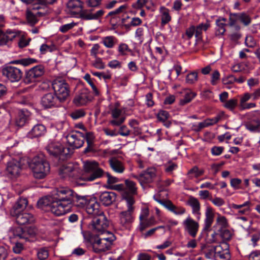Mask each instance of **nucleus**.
Returning <instances> with one entry per match:
<instances>
[{
    "mask_svg": "<svg viewBox=\"0 0 260 260\" xmlns=\"http://www.w3.org/2000/svg\"><path fill=\"white\" fill-rule=\"evenodd\" d=\"M89 196H80L72 190L60 188L54 190L51 196H47L40 199L37 203L39 208L50 211L56 216H61L71 211L73 204L77 203V206H86Z\"/></svg>",
    "mask_w": 260,
    "mask_h": 260,
    "instance_id": "obj_1",
    "label": "nucleus"
},
{
    "mask_svg": "<svg viewBox=\"0 0 260 260\" xmlns=\"http://www.w3.org/2000/svg\"><path fill=\"white\" fill-rule=\"evenodd\" d=\"M33 175L37 179H43L50 171V166L45 156L40 154L35 156L29 164Z\"/></svg>",
    "mask_w": 260,
    "mask_h": 260,
    "instance_id": "obj_2",
    "label": "nucleus"
},
{
    "mask_svg": "<svg viewBox=\"0 0 260 260\" xmlns=\"http://www.w3.org/2000/svg\"><path fill=\"white\" fill-rule=\"evenodd\" d=\"M107 238L99 237L96 236H91L89 238L93 251L95 253H101L109 250L115 240V237L111 232H107Z\"/></svg>",
    "mask_w": 260,
    "mask_h": 260,
    "instance_id": "obj_3",
    "label": "nucleus"
},
{
    "mask_svg": "<svg viewBox=\"0 0 260 260\" xmlns=\"http://www.w3.org/2000/svg\"><path fill=\"white\" fill-rule=\"evenodd\" d=\"M85 174L83 176V179L87 181H92L101 177L104 171L99 166V163L95 161H87L83 165Z\"/></svg>",
    "mask_w": 260,
    "mask_h": 260,
    "instance_id": "obj_4",
    "label": "nucleus"
},
{
    "mask_svg": "<svg viewBox=\"0 0 260 260\" xmlns=\"http://www.w3.org/2000/svg\"><path fill=\"white\" fill-rule=\"evenodd\" d=\"M54 94L60 103L65 101L70 94V87L64 80L55 79L52 83Z\"/></svg>",
    "mask_w": 260,
    "mask_h": 260,
    "instance_id": "obj_5",
    "label": "nucleus"
},
{
    "mask_svg": "<svg viewBox=\"0 0 260 260\" xmlns=\"http://www.w3.org/2000/svg\"><path fill=\"white\" fill-rule=\"evenodd\" d=\"M109 226V221L104 213L93 216L89 224L93 232L103 234Z\"/></svg>",
    "mask_w": 260,
    "mask_h": 260,
    "instance_id": "obj_6",
    "label": "nucleus"
},
{
    "mask_svg": "<svg viewBox=\"0 0 260 260\" xmlns=\"http://www.w3.org/2000/svg\"><path fill=\"white\" fill-rule=\"evenodd\" d=\"M209 27L208 22L202 23L197 26L191 25L186 29L185 35L188 39H190L194 35L197 40H200L202 38L203 32L206 31Z\"/></svg>",
    "mask_w": 260,
    "mask_h": 260,
    "instance_id": "obj_7",
    "label": "nucleus"
},
{
    "mask_svg": "<svg viewBox=\"0 0 260 260\" xmlns=\"http://www.w3.org/2000/svg\"><path fill=\"white\" fill-rule=\"evenodd\" d=\"M44 68L42 65L36 66L32 68L26 73L24 79V83L29 84L36 82L44 74Z\"/></svg>",
    "mask_w": 260,
    "mask_h": 260,
    "instance_id": "obj_8",
    "label": "nucleus"
},
{
    "mask_svg": "<svg viewBox=\"0 0 260 260\" xmlns=\"http://www.w3.org/2000/svg\"><path fill=\"white\" fill-rule=\"evenodd\" d=\"M153 199L155 201L164 206L169 211L176 215H181L186 212V209L184 207L175 205L170 200H161L158 194L154 195Z\"/></svg>",
    "mask_w": 260,
    "mask_h": 260,
    "instance_id": "obj_9",
    "label": "nucleus"
},
{
    "mask_svg": "<svg viewBox=\"0 0 260 260\" xmlns=\"http://www.w3.org/2000/svg\"><path fill=\"white\" fill-rule=\"evenodd\" d=\"M2 74L11 82L19 81L23 75L20 69L10 66L4 68L2 70Z\"/></svg>",
    "mask_w": 260,
    "mask_h": 260,
    "instance_id": "obj_10",
    "label": "nucleus"
},
{
    "mask_svg": "<svg viewBox=\"0 0 260 260\" xmlns=\"http://www.w3.org/2000/svg\"><path fill=\"white\" fill-rule=\"evenodd\" d=\"M46 10L43 9L40 5L35 3L33 5L30 10L26 12V18L29 23L34 25L38 22V17H41L45 14Z\"/></svg>",
    "mask_w": 260,
    "mask_h": 260,
    "instance_id": "obj_11",
    "label": "nucleus"
},
{
    "mask_svg": "<svg viewBox=\"0 0 260 260\" xmlns=\"http://www.w3.org/2000/svg\"><path fill=\"white\" fill-rule=\"evenodd\" d=\"M50 155L57 157L59 155L66 156L69 153V149L65 148L59 142H51L46 147Z\"/></svg>",
    "mask_w": 260,
    "mask_h": 260,
    "instance_id": "obj_12",
    "label": "nucleus"
},
{
    "mask_svg": "<svg viewBox=\"0 0 260 260\" xmlns=\"http://www.w3.org/2000/svg\"><path fill=\"white\" fill-rule=\"evenodd\" d=\"M66 139L70 146L72 147L73 148L77 149L83 146L85 138L82 133L76 131L75 133L68 135Z\"/></svg>",
    "mask_w": 260,
    "mask_h": 260,
    "instance_id": "obj_13",
    "label": "nucleus"
},
{
    "mask_svg": "<svg viewBox=\"0 0 260 260\" xmlns=\"http://www.w3.org/2000/svg\"><path fill=\"white\" fill-rule=\"evenodd\" d=\"M184 229L190 236L195 238L199 229V223L190 216H188L182 222Z\"/></svg>",
    "mask_w": 260,
    "mask_h": 260,
    "instance_id": "obj_14",
    "label": "nucleus"
},
{
    "mask_svg": "<svg viewBox=\"0 0 260 260\" xmlns=\"http://www.w3.org/2000/svg\"><path fill=\"white\" fill-rule=\"evenodd\" d=\"M156 169L154 168H149L138 176H135L140 184L143 186L145 184L151 183L156 176Z\"/></svg>",
    "mask_w": 260,
    "mask_h": 260,
    "instance_id": "obj_15",
    "label": "nucleus"
},
{
    "mask_svg": "<svg viewBox=\"0 0 260 260\" xmlns=\"http://www.w3.org/2000/svg\"><path fill=\"white\" fill-rule=\"evenodd\" d=\"M60 103V102L53 93L45 94L41 100V105L45 109L58 107Z\"/></svg>",
    "mask_w": 260,
    "mask_h": 260,
    "instance_id": "obj_16",
    "label": "nucleus"
},
{
    "mask_svg": "<svg viewBox=\"0 0 260 260\" xmlns=\"http://www.w3.org/2000/svg\"><path fill=\"white\" fill-rule=\"evenodd\" d=\"M216 260H230L231 254L229 249V245L222 243L216 246Z\"/></svg>",
    "mask_w": 260,
    "mask_h": 260,
    "instance_id": "obj_17",
    "label": "nucleus"
},
{
    "mask_svg": "<svg viewBox=\"0 0 260 260\" xmlns=\"http://www.w3.org/2000/svg\"><path fill=\"white\" fill-rule=\"evenodd\" d=\"M86 211L87 213L93 216L104 213L100 210V206L95 198H89V201L86 206Z\"/></svg>",
    "mask_w": 260,
    "mask_h": 260,
    "instance_id": "obj_18",
    "label": "nucleus"
},
{
    "mask_svg": "<svg viewBox=\"0 0 260 260\" xmlns=\"http://www.w3.org/2000/svg\"><path fill=\"white\" fill-rule=\"evenodd\" d=\"M119 105L120 104L119 103H116L115 104V107L111 111L112 117L114 119L111 120L110 123L113 126H120L124 122L125 119L124 117H121L117 119L122 113V110L118 108Z\"/></svg>",
    "mask_w": 260,
    "mask_h": 260,
    "instance_id": "obj_19",
    "label": "nucleus"
},
{
    "mask_svg": "<svg viewBox=\"0 0 260 260\" xmlns=\"http://www.w3.org/2000/svg\"><path fill=\"white\" fill-rule=\"evenodd\" d=\"M28 204V201L26 198H20L12 206L10 211L11 216H16L18 214L23 212Z\"/></svg>",
    "mask_w": 260,
    "mask_h": 260,
    "instance_id": "obj_20",
    "label": "nucleus"
},
{
    "mask_svg": "<svg viewBox=\"0 0 260 260\" xmlns=\"http://www.w3.org/2000/svg\"><path fill=\"white\" fill-rule=\"evenodd\" d=\"M15 218L16 222L20 225L31 224L35 222L34 216L30 213L22 212L16 216H12Z\"/></svg>",
    "mask_w": 260,
    "mask_h": 260,
    "instance_id": "obj_21",
    "label": "nucleus"
},
{
    "mask_svg": "<svg viewBox=\"0 0 260 260\" xmlns=\"http://www.w3.org/2000/svg\"><path fill=\"white\" fill-rule=\"evenodd\" d=\"M250 99H252V94L249 92H245L241 96L239 104L240 110H249L256 107L255 103H247Z\"/></svg>",
    "mask_w": 260,
    "mask_h": 260,
    "instance_id": "obj_22",
    "label": "nucleus"
},
{
    "mask_svg": "<svg viewBox=\"0 0 260 260\" xmlns=\"http://www.w3.org/2000/svg\"><path fill=\"white\" fill-rule=\"evenodd\" d=\"M18 35V34L14 30H7L0 38V46H9Z\"/></svg>",
    "mask_w": 260,
    "mask_h": 260,
    "instance_id": "obj_23",
    "label": "nucleus"
},
{
    "mask_svg": "<svg viewBox=\"0 0 260 260\" xmlns=\"http://www.w3.org/2000/svg\"><path fill=\"white\" fill-rule=\"evenodd\" d=\"M99 198L103 205L108 206L116 201V194L112 191H104L100 193Z\"/></svg>",
    "mask_w": 260,
    "mask_h": 260,
    "instance_id": "obj_24",
    "label": "nucleus"
},
{
    "mask_svg": "<svg viewBox=\"0 0 260 260\" xmlns=\"http://www.w3.org/2000/svg\"><path fill=\"white\" fill-rule=\"evenodd\" d=\"M187 204L192 208V213L196 216L198 220L201 219V213L200 212L201 205L199 201L196 198L190 196L187 201Z\"/></svg>",
    "mask_w": 260,
    "mask_h": 260,
    "instance_id": "obj_25",
    "label": "nucleus"
},
{
    "mask_svg": "<svg viewBox=\"0 0 260 260\" xmlns=\"http://www.w3.org/2000/svg\"><path fill=\"white\" fill-rule=\"evenodd\" d=\"M105 12V11L103 9L99 10L95 12H92L87 10H82L80 13V16L81 18L85 20H97L102 17Z\"/></svg>",
    "mask_w": 260,
    "mask_h": 260,
    "instance_id": "obj_26",
    "label": "nucleus"
},
{
    "mask_svg": "<svg viewBox=\"0 0 260 260\" xmlns=\"http://www.w3.org/2000/svg\"><path fill=\"white\" fill-rule=\"evenodd\" d=\"M214 211L212 208L207 206L205 210V218L204 223V230L208 231L213 222Z\"/></svg>",
    "mask_w": 260,
    "mask_h": 260,
    "instance_id": "obj_27",
    "label": "nucleus"
},
{
    "mask_svg": "<svg viewBox=\"0 0 260 260\" xmlns=\"http://www.w3.org/2000/svg\"><path fill=\"white\" fill-rule=\"evenodd\" d=\"M7 170L13 177H17L21 170L20 163L16 160H12L8 163Z\"/></svg>",
    "mask_w": 260,
    "mask_h": 260,
    "instance_id": "obj_28",
    "label": "nucleus"
},
{
    "mask_svg": "<svg viewBox=\"0 0 260 260\" xmlns=\"http://www.w3.org/2000/svg\"><path fill=\"white\" fill-rule=\"evenodd\" d=\"M9 234L11 238H17L25 240H28L29 238L27 233L20 227L10 228L9 231Z\"/></svg>",
    "mask_w": 260,
    "mask_h": 260,
    "instance_id": "obj_29",
    "label": "nucleus"
},
{
    "mask_svg": "<svg viewBox=\"0 0 260 260\" xmlns=\"http://www.w3.org/2000/svg\"><path fill=\"white\" fill-rule=\"evenodd\" d=\"M69 11L73 14H80L83 9V3L80 0H70L67 3Z\"/></svg>",
    "mask_w": 260,
    "mask_h": 260,
    "instance_id": "obj_30",
    "label": "nucleus"
},
{
    "mask_svg": "<svg viewBox=\"0 0 260 260\" xmlns=\"http://www.w3.org/2000/svg\"><path fill=\"white\" fill-rule=\"evenodd\" d=\"M29 116L30 113L27 110H20L15 119V124L19 127L24 126L28 120Z\"/></svg>",
    "mask_w": 260,
    "mask_h": 260,
    "instance_id": "obj_31",
    "label": "nucleus"
},
{
    "mask_svg": "<svg viewBox=\"0 0 260 260\" xmlns=\"http://www.w3.org/2000/svg\"><path fill=\"white\" fill-rule=\"evenodd\" d=\"M133 213L128 211L121 212L119 214L120 223L124 227L128 226L133 221Z\"/></svg>",
    "mask_w": 260,
    "mask_h": 260,
    "instance_id": "obj_32",
    "label": "nucleus"
},
{
    "mask_svg": "<svg viewBox=\"0 0 260 260\" xmlns=\"http://www.w3.org/2000/svg\"><path fill=\"white\" fill-rule=\"evenodd\" d=\"M89 101L88 93L86 91H83L75 95L73 103L79 107L85 105Z\"/></svg>",
    "mask_w": 260,
    "mask_h": 260,
    "instance_id": "obj_33",
    "label": "nucleus"
},
{
    "mask_svg": "<svg viewBox=\"0 0 260 260\" xmlns=\"http://www.w3.org/2000/svg\"><path fill=\"white\" fill-rule=\"evenodd\" d=\"M110 166L112 169L116 173H122L124 171L125 168L122 162L116 157H112L109 160Z\"/></svg>",
    "mask_w": 260,
    "mask_h": 260,
    "instance_id": "obj_34",
    "label": "nucleus"
},
{
    "mask_svg": "<svg viewBox=\"0 0 260 260\" xmlns=\"http://www.w3.org/2000/svg\"><path fill=\"white\" fill-rule=\"evenodd\" d=\"M46 132L45 126L41 124L35 125L28 133V136L30 138L39 137L43 136Z\"/></svg>",
    "mask_w": 260,
    "mask_h": 260,
    "instance_id": "obj_35",
    "label": "nucleus"
},
{
    "mask_svg": "<svg viewBox=\"0 0 260 260\" xmlns=\"http://www.w3.org/2000/svg\"><path fill=\"white\" fill-rule=\"evenodd\" d=\"M250 205L251 202L246 201L241 205L233 204L232 207L233 209L237 210V215H244L250 211Z\"/></svg>",
    "mask_w": 260,
    "mask_h": 260,
    "instance_id": "obj_36",
    "label": "nucleus"
},
{
    "mask_svg": "<svg viewBox=\"0 0 260 260\" xmlns=\"http://www.w3.org/2000/svg\"><path fill=\"white\" fill-rule=\"evenodd\" d=\"M101 43L107 48H113L118 43V39L113 36H108L102 38Z\"/></svg>",
    "mask_w": 260,
    "mask_h": 260,
    "instance_id": "obj_37",
    "label": "nucleus"
},
{
    "mask_svg": "<svg viewBox=\"0 0 260 260\" xmlns=\"http://www.w3.org/2000/svg\"><path fill=\"white\" fill-rule=\"evenodd\" d=\"M122 197L126 203V205L127 207V210L126 211L134 212L135 208L134 204L135 202L134 197L132 196H130L126 191H124L123 193H122Z\"/></svg>",
    "mask_w": 260,
    "mask_h": 260,
    "instance_id": "obj_38",
    "label": "nucleus"
},
{
    "mask_svg": "<svg viewBox=\"0 0 260 260\" xmlns=\"http://www.w3.org/2000/svg\"><path fill=\"white\" fill-rule=\"evenodd\" d=\"M240 29L241 27L240 26H235L234 27H231L229 38L231 41L236 42L241 39L242 35Z\"/></svg>",
    "mask_w": 260,
    "mask_h": 260,
    "instance_id": "obj_39",
    "label": "nucleus"
},
{
    "mask_svg": "<svg viewBox=\"0 0 260 260\" xmlns=\"http://www.w3.org/2000/svg\"><path fill=\"white\" fill-rule=\"evenodd\" d=\"M246 129L251 132H260V120L258 119L250 120L245 124Z\"/></svg>",
    "mask_w": 260,
    "mask_h": 260,
    "instance_id": "obj_40",
    "label": "nucleus"
},
{
    "mask_svg": "<svg viewBox=\"0 0 260 260\" xmlns=\"http://www.w3.org/2000/svg\"><path fill=\"white\" fill-rule=\"evenodd\" d=\"M75 171L72 164H68L62 166L59 171V175L62 178L73 176L72 173Z\"/></svg>",
    "mask_w": 260,
    "mask_h": 260,
    "instance_id": "obj_41",
    "label": "nucleus"
},
{
    "mask_svg": "<svg viewBox=\"0 0 260 260\" xmlns=\"http://www.w3.org/2000/svg\"><path fill=\"white\" fill-rule=\"evenodd\" d=\"M226 19L224 18H219L216 21V35H222L225 32Z\"/></svg>",
    "mask_w": 260,
    "mask_h": 260,
    "instance_id": "obj_42",
    "label": "nucleus"
},
{
    "mask_svg": "<svg viewBox=\"0 0 260 260\" xmlns=\"http://www.w3.org/2000/svg\"><path fill=\"white\" fill-rule=\"evenodd\" d=\"M125 184L126 186L125 187V188L123 193L126 191L128 194L133 197L134 195L137 194V188L135 182L131 180H126L125 181Z\"/></svg>",
    "mask_w": 260,
    "mask_h": 260,
    "instance_id": "obj_43",
    "label": "nucleus"
},
{
    "mask_svg": "<svg viewBox=\"0 0 260 260\" xmlns=\"http://www.w3.org/2000/svg\"><path fill=\"white\" fill-rule=\"evenodd\" d=\"M159 11L161 14V25H165L169 23L171 20V16L169 14V10L164 7H161Z\"/></svg>",
    "mask_w": 260,
    "mask_h": 260,
    "instance_id": "obj_44",
    "label": "nucleus"
},
{
    "mask_svg": "<svg viewBox=\"0 0 260 260\" xmlns=\"http://www.w3.org/2000/svg\"><path fill=\"white\" fill-rule=\"evenodd\" d=\"M37 62V60L31 58H24L13 60L10 61L11 64H21L23 66H27Z\"/></svg>",
    "mask_w": 260,
    "mask_h": 260,
    "instance_id": "obj_45",
    "label": "nucleus"
},
{
    "mask_svg": "<svg viewBox=\"0 0 260 260\" xmlns=\"http://www.w3.org/2000/svg\"><path fill=\"white\" fill-rule=\"evenodd\" d=\"M205 247V245H203L201 248L202 250H203V253L205 254V256L207 258H212L213 257L216 258V246L208 247L204 250Z\"/></svg>",
    "mask_w": 260,
    "mask_h": 260,
    "instance_id": "obj_46",
    "label": "nucleus"
},
{
    "mask_svg": "<svg viewBox=\"0 0 260 260\" xmlns=\"http://www.w3.org/2000/svg\"><path fill=\"white\" fill-rule=\"evenodd\" d=\"M157 223L156 221L155 220V218L154 217H151L149 219H145L140 222V230L142 232L146 228L155 225Z\"/></svg>",
    "mask_w": 260,
    "mask_h": 260,
    "instance_id": "obj_47",
    "label": "nucleus"
},
{
    "mask_svg": "<svg viewBox=\"0 0 260 260\" xmlns=\"http://www.w3.org/2000/svg\"><path fill=\"white\" fill-rule=\"evenodd\" d=\"M117 51L119 56H125L128 54V52L131 51V50L127 44L124 43H121L117 47Z\"/></svg>",
    "mask_w": 260,
    "mask_h": 260,
    "instance_id": "obj_48",
    "label": "nucleus"
},
{
    "mask_svg": "<svg viewBox=\"0 0 260 260\" xmlns=\"http://www.w3.org/2000/svg\"><path fill=\"white\" fill-rule=\"evenodd\" d=\"M196 95V94L189 91L185 93L184 96L180 101V105H184L189 103Z\"/></svg>",
    "mask_w": 260,
    "mask_h": 260,
    "instance_id": "obj_49",
    "label": "nucleus"
},
{
    "mask_svg": "<svg viewBox=\"0 0 260 260\" xmlns=\"http://www.w3.org/2000/svg\"><path fill=\"white\" fill-rule=\"evenodd\" d=\"M238 22H239V13L230 14L228 25L230 27H234L235 26H239L237 24Z\"/></svg>",
    "mask_w": 260,
    "mask_h": 260,
    "instance_id": "obj_50",
    "label": "nucleus"
},
{
    "mask_svg": "<svg viewBox=\"0 0 260 260\" xmlns=\"http://www.w3.org/2000/svg\"><path fill=\"white\" fill-rule=\"evenodd\" d=\"M127 8V6L126 5H122L115 10L110 12L106 16V18L109 19V16L110 15H115L116 16H118V15L119 14L126 12Z\"/></svg>",
    "mask_w": 260,
    "mask_h": 260,
    "instance_id": "obj_51",
    "label": "nucleus"
},
{
    "mask_svg": "<svg viewBox=\"0 0 260 260\" xmlns=\"http://www.w3.org/2000/svg\"><path fill=\"white\" fill-rule=\"evenodd\" d=\"M49 256L48 250L45 247L37 249V257L39 260H45Z\"/></svg>",
    "mask_w": 260,
    "mask_h": 260,
    "instance_id": "obj_52",
    "label": "nucleus"
},
{
    "mask_svg": "<svg viewBox=\"0 0 260 260\" xmlns=\"http://www.w3.org/2000/svg\"><path fill=\"white\" fill-rule=\"evenodd\" d=\"M216 223L220 226L221 228H225L228 226V222L226 217L219 214H217V217L216 219Z\"/></svg>",
    "mask_w": 260,
    "mask_h": 260,
    "instance_id": "obj_53",
    "label": "nucleus"
},
{
    "mask_svg": "<svg viewBox=\"0 0 260 260\" xmlns=\"http://www.w3.org/2000/svg\"><path fill=\"white\" fill-rule=\"evenodd\" d=\"M239 22L245 26H248L251 23V19L248 14L245 13H239Z\"/></svg>",
    "mask_w": 260,
    "mask_h": 260,
    "instance_id": "obj_54",
    "label": "nucleus"
},
{
    "mask_svg": "<svg viewBox=\"0 0 260 260\" xmlns=\"http://www.w3.org/2000/svg\"><path fill=\"white\" fill-rule=\"evenodd\" d=\"M85 112L83 109H77L73 111L70 114V116L74 120H76L83 117L85 115Z\"/></svg>",
    "mask_w": 260,
    "mask_h": 260,
    "instance_id": "obj_55",
    "label": "nucleus"
},
{
    "mask_svg": "<svg viewBox=\"0 0 260 260\" xmlns=\"http://www.w3.org/2000/svg\"><path fill=\"white\" fill-rule=\"evenodd\" d=\"M238 105V100L236 99H230L226 101L224 104L225 108L231 111H233Z\"/></svg>",
    "mask_w": 260,
    "mask_h": 260,
    "instance_id": "obj_56",
    "label": "nucleus"
},
{
    "mask_svg": "<svg viewBox=\"0 0 260 260\" xmlns=\"http://www.w3.org/2000/svg\"><path fill=\"white\" fill-rule=\"evenodd\" d=\"M94 58V60H93L91 63L92 66L99 70H102L105 69V64L103 61L102 59L99 57H95Z\"/></svg>",
    "mask_w": 260,
    "mask_h": 260,
    "instance_id": "obj_57",
    "label": "nucleus"
},
{
    "mask_svg": "<svg viewBox=\"0 0 260 260\" xmlns=\"http://www.w3.org/2000/svg\"><path fill=\"white\" fill-rule=\"evenodd\" d=\"M198 80V73L192 72L188 74L186 77V82L189 84H192Z\"/></svg>",
    "mask_w": 260,
    "mask_h": 260,
    "instance_id": "obj_58",
    "label": "nucleus"
},
{
    "mask_svg": "<svg viewBox=\"0 0 260 260\" xmlns=\"http://www.w3.org/2000/svg\"><path fill=\"white\" fill-rule=\"evenodd\" d=\"M204 171L203 170H200L198 167H194L188 171V175H189L190 177L197 178L202 175Z\"/></svg>",
    "mask_w": 260,
    "mask_h": 260,
    "instance_id": "obj_59",
    "label": "nucleus"
},
{
    "mask_svg": "<svg viewBox=\"0 0 260 260\" xmlns=\"http://www.w3.org/2000/svg\"><path fill=\"white\" fill-rule=\"evenodd\" d=\"M170 114L165 110H160L157 114V118L160 122H165L169 119Z\"/></svg>",
    "mask_w": 260,
    "mask_h": 260,
    "instance_id": "obj_60",
    "label": "nucleus"
},
{
    "mask_svg": "<svg viewBox=\"0 0 260 260\" xmlns=\"http://www.w3.org/2000/svg\"><path fill=\"white\" fill-rule=\"evenodd\" d=\"M84 79L90 85V86H91L94 93L95 94L98 95L99 93L98 89L96 88V87L95 86V85H94V84L93 83V81H92V79L91 78L90 75L88 74H86L84 77Z\"/></svg>",
    "mask_w": 260,
    "mask_h": 260,
    "instance_id": "obj_61",
    "label": "nucleus"
},
{
    "mask_svg": "<svg viewBox=\"0 0 260 260\" xmlns=\"http://www.w3.org/2000/svg\"><path fill=\"white\" fill-rule=\"evenodd\" d=\"M131 130L125 125H121L118 131V135L123 137H128L131 135Z\"/></svg>",
    "mask_w": 260,
    "mask_h": 260,
    "instance_id": "obj_62",
    "label": "nucleus"
},
{
    "mask_svg": "<svg viewBox=\"0 0 260 260\" xmlns=\"http://www.w3.org/2000/svg\"><path fill=\"white\" fill-rule=\"evenodd\" d=\"M245 45L248 47L253 48L256 45V42L254 38L251 36H247L245 40Z\"/></svg>",
    "mask_w": 260,
    "mask_h": 260,
    "instance_id": "obj_63",
    "label": "nucleus"
},
{
    "mask_svg": "<svg viewBox=\"0 0 260 260\" xmlns=\"http://www.w3.org/2000/svg\"><path fill=\"white\" fill-rule=\"evenodd\" d=\"M76 23L73 22L68 24H64L60 26L59 30L62 33H66L68 30L72 29L75 25H76Z\"/></svg>",
    "mask_w": 260,
    "mask_h": 260,
    "instance_id": "obj_64",
    "label": "nucleus"
}]
</instances>
